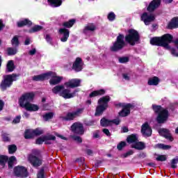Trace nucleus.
Masks as SVG:
<instances>
[{
    "label": "nucleus",
    "instance_id": "obj_56",
    "mask_svg": "<svg viewBox=\"0 0 178 178\" xmlns=\"http://www.w3.org/2000/svg\"><path fill=\"white\" fill-rule=\"evenodd\" d=\"M133 154H134V152H133V150H129L124 154V158H127V156H130V155H133Z\"/></svg>",
    "mask_w": 178,
    "mask_h": 178
},
{
    "label": "nucleus",
    "instance_id": "obj_57",
    "mask_svg": "<svg viewBox=\"0 0 178 178\" xmlns=\"http://www.w3.org/2000/svg\"><path fill=\"white\" fill-rule=\"evenodd\" d=\"M122 77H123V79H124V80H130V74H129L124 73L122 74Z\"/></svg>",
    "mask_w": 178,
    "mask_h": 178
},
{
    "label": "nucleus",
    "instance_id": "obj_21",
    "mask_svg": "<svg viewBox=\"0 0 178 178\" xmlns=\"http://www.w3.org/2000/svg\"><path fill=\"white\" fill-rule=\"evenodd\" d=\"M159 5H161V0H154L147 7V10L149 12H154L156 8H159Z\"/></svg>",
    "mask_w": 178,
    "mask_h": 178
},
{
    "label": "nucleus",
    "instance_id": "obj_4",
    "mask_svg": "<svg viewBox=\"0 0 178 178\" xmlns=\"http://www.w3.org/2000/svg\"><path fill=\"white\" fill-rule=\"evenodd\" d=\"M152 108L155 113H159L157 116L158 123H165L169 118V112L168 110L162 108L161 106L152 105Z\"/></svg>",
    "mask_w": 178,
    "mask_h": 178
},
{
    "label": "nucleus",
    "instance_id": "obj_62",
    "mask_svg": "<svg viewBox=\"0 0 178 178\" xmlns=\"http://www.w3.org/2000/svg\"><path fill=\"white\" fill-rule=\"evenodd\" d=\"M56 136L57 137H59V138H61V140H66V138L60 134H58V133H56Z\"/></svg>",
    "mask_w": 178,
    "mask_h": 178
},
{
    "label": "nucleus",
    "instance_id": "obj_31",
    "mask_svg": "<svg viewBox=\"0 0 178 178\" xmlns=\"http://www.w3.org/2000/svg\"><path fill=\"white\" fill-rule=\"evenodd\" d=\"M100 124L103 127H108V126H112V122L106 118H102L100 121Z\"/></svg>",
    "mask_w": 178,
    "mask_h": 178
},
{
    "label": "nucleus",
    "instance_id": "obj_55",
    "mask_svg": "<svg viewBox=\"0 0 178 178\" xmlns=\"http://www.w3.org/2000/svg\"><path fill=\"white\" fill-rule=\"evenodd\" d=\"M38 178H44V168H42L38 173Z\"/></svg>",
    "mask_w": 178,
    "mask_h": 178
},
{
    "label": "nucleus",
    "instance_id": "obj_24",
    "mask_svg": "<svg viewBox=\"0 0 178 178\" xmlns=\"http://www.w3.org/2000/svg\"><path fill=\"white\" fill-rule=\"evenodd\" d=\"M132 148H135V149H138L141 151L145 149V143L137 141L136 143L132 145Z\"/></svg>",
    "mask_w": 178,
    "mask_h": 178
},
{
    "label": "nucleus",
    "instance_id": "obj_54",
    "mask_svg": "<svg viewBox=\"0 0 178 178\" xmlns=\"http://www.w3.org/2000/svg\"><path fill=\"white\" fill-rule=\"evenodd\" d=\"M20 119H22V117L20 115L17 116L13 121V123L14 124H16L17 123H20Z\"/></svg>",
    "mask_w": 178,
    "mask_h": 178
},
{
    "label": "nucleus",
    "instance_id": "obj_2",
    "mask_svg": "<svg viewBox=\"0 0 178 178\" xmlns=\"http://www.w3.org/2000/svg\"><path fill=\"white\" fill-rule=\"evenodd\" d=\"M173 40V36L170 34H165L161 37H155L150 40L152 45H158L159 47H163L165 49H170L169 44Z\"/></svg>",
    "mask_w": 178,
    "mask_h": 178
},
{
    "label": "nucleus",
    "instance_id": "obj_3",
    "mask_svg": "<svg viewBox=\"0 0 178 178\" xmlns=\"http://www.w3.org/2000/svg\"><path fill=\"white\" fill-rule=\"evenodd\" d=\"M52 92L54 94H58L60 97H63L65 99H70V98H74L76 97V92L77 91L74 90L72 92L70 89L65 88V86L58 85L52 88Z\"/></svg>",
    "mask_w": 178,
    "mask_h": 178
},
{
    "label": "nucleus",
    "instance_id": "obj_16",
    "mask_svg": "<svg viewBox=\"0 0 178 178\" xmlns=\"http://www.w3.org/2000/svg\"><path fill=\"white\" fill-rule=\"evenodd\" d=\"M29 161L34 168H38L42 163L41 159L33 155L29 156Z\"/></svg>",
    "mask_w": 178,
    "mask_h": 178
},
{
    "label": "nucleus",
    "instance_id": "obj_42",
    "mask_svg": "<svg viewBox=\"0 0 178 178\" xmlns=\"http://www.w3.org/2000/svg\"><path fill=\"white\" fill-rule=\"evenodd\" d=\"M76 20L71 19L69 22H66L63 23L64 27H67L68 29H70V27L73 26V24H74Z\"/></svg>",
    "mask_w": 178,
    "mask_h": 178
},
{
    "label": "nucleus",
    "instance_id": "obj_41",
    "mask_svg": "<svg viewBox=\"0 0 178 178\" xmlns=\"http://www.w3.org/2000/svg\"><path fill=\"white\" fill-rule=\"evenodd\" d=\"M40 30H42V26L36 25L29 30V33H37V31H40Z\"/></svg>",
    "mask_w": 178,
    "mask_h": 178
},
{
    "label": "nucleus",
    "instance_id": "obj_47",
    "mask_svg": "<svg viewBox=\"0 0 178 178\" xmlns=\"http://www.w3.org/2000/svg\"><path fill=\"white\" fill-rule=\"evenodd\" d=\"M120 63H127L129 62V58L127 57H121L118 59Z\"/></svg>",
    "mask_w": 178,
    "mask_h": 178
},
{
    "label": "nucleus",
    "instance_id": "obj_33",
    "mask_svg": "<svg viewBox=\"0 0 178 178\" xmlns=\"http://www.w3.org/2000/svg\"><path fill=\"white\" fill-rule=\"evenodd\" d=\"M19 44H20V42H19V36L17 35L14 36L11 40V44L13 45V47L17 48Z\"/></svg>",
    "mask_w": 178,
    "mask_h": 178
},
{
    "label": "nucleus",
    "instance_id": "obj_43",
    "mask_svg": "<svg viewBox=\"0 0 178 178\" xmlns=\"http://www.w3.org/2000/svg\"><path fill=\"white\" fill-rule=\"evenodd\" d=\"M178 163V157H175V159L171 160V168L172 169H176L177 168Z\"/></svg>",
    "mask_w": 178,
    "mask_h": 178
},
{
    "label": "nucleus",
    "instance_id": "obj_11",
    "mask_svg": "<svg viewBox=\"0 0 178 178\" xmlns=\"http://www.w3.org/2000/svg\"><path fill=\"white\" fill-rule=\"evenodd\" d=\"M14 173L17 177H27V169L23 166L18 165L14 168Z\"/></svg>",
    "mask_w": 178,
    "mask_h": 178
},
{
    "label": "nucleus",
    "instance_id": "obj_46",
    "mask_svg": "<svg viewBox=\"0 0 178 178\" xmlns=\"http://www.w3.org/2000/svg\"><path fill=\"white\" fill-rule=\"evenodd\" d=\"M159 148H161V149H170L171 147L170 145H163V144H159L158 145Z\"/></svg>",
    "mask_w": 178,
    "mask_h": 178
},
{
    "label": "nucleus",
    "instance_id": "obj_38",
    "mask_svg": "<svg viewBox=\"0 0 178 178\" xmlns=\"http://www.w3.org/2000/svg\"><path fill=\"white\" fill-rule=\"evenodd\" d=\"M54 113H47L43 115V119L45 122H48V120H51L54 118Z\"/></svg>",
    "mask_w": 178,
    "mask_h": 178
},
{
    "label": "nucleus",
    "instance_id": "obj_59",
    "mask_svg": "<svg viewBox=\"0 0 178 178\" xmlns=\"http://www.w3.org/2000/svg\"><path fill=\"white\" fill-rule=\"evenodd\" d=\"M171 54L173 55V56H178V53L175 50V49H171Z\"/></svg>",
    "mask_w": 178,
    "mask_h": 178
},
{
    "label": "nucleus",
    "instance_id": "obj_40",
    "mask_svg": "<svg viewBox=\"0 0 178 178\" xmlns=\"http://www.w3.org/2000/svg\"><path fill=\"white\" fill-rule=\"evenodd\" d=\"M95 26L92 24H90L85 27L84 33H86L87 31H95Z\"/></svg>",
    "mask_w": 178,
    "mask_h": 178
},
{
    "label": "nucleus",
    "instance_id": "obj_18",
    "mask_svg": "<svg viewBox=\"0 0 178 178\" xmlns=\"http://www.w3.org/2000/svg\"><path fill=\"white\" fill-rule=\"evenodd\" d=\"M72 69H74L75 72H81V70H83V61L81 60V58H76L75 62L73 64Z\"/></svg>",
    "mask_w": 178,
    "mask_h": 178
},
{
    "label": "nucleus",
    "instance_id": "obj_29",
    "mask_svg": "<svg viewBox=\"0 0 178 178\" xmlns=\"http://www.w3.org/2000/svg\"><path fill=\"white\" fill-rule=\"evenodd\" d=\"M48 2L53 8H58L62 5V0H48Z\"/></svg>",
    "mask_w": 178,
    "mask_h": 178
},
{
    "label": "nucleus",
    "instance_id": "obj_27",
    "mask_svg": "<svg viewBox=\"0 0 178 178\" xmlns=\"http://www.w3.org/2000/svg\"><path fill=\"white\" fill-rule=\"evenodd\" d=\"M147 84L149 86H158V84H159V78L154 76L152 78L149 79Z\"/></svg>",
    "mask_w": 178,
    "mask_h": 178
},
{
    "label": "nucleus",
    "instance_id": "obj_10",
    "mask_svg": "<svg viewBox=\"0 0 178 178\" xmlns=\"http://www.w3.org/2000/svg\"><path fill=\"white\" fill-rule=\"evenodd\" d=\"M83 111H84V109L78 108L72 113H68L66 116L63 115H60V119H62V120H73V119L77 118L79 115H81V113H83Z\"/></svg>",
    "mask_w": 178,
    "mask_h": 178
},
{
    "label": "nucleus",
    "instance_id": "obj_44",
    "mask_svg": "<svg viewBox=\"0 0 178 178\" xmlns=\"http://www.w3.org/2000/svg\"><path fill=\"white\" fill-rule=\"evenodd\" d=\"M17 149V147L15 145H11L8 146L9 154H15Z\"/></svg>",
    "mask_w": 178,
    "mask_h": 178
},
{
    "label": "nucleus",
    "instance_id": "obj_28",
    "mask_svg": "<svg viewBox=\"0 0 178 178\" xmlns=\"http://www.w3.org/2000/svg\"><path fill=\"white\" fill-rule=\"evenodd\" d=\"M31 24H33V23L28 19H25L24 20L19 21L17 22L18 27H23V26H31Z\"/></svg>",
    "mask_w": 178,
    "mask_h": 178
},
{
    "label": "nucleus",
    "instance_id": "obj_37",
    "mask_svg": "<svg viewBox=\"0 0 178 178\" xmlns=\"http://www.w3.org/2000/svg\"><path fill=\"white\" fill-rule=\"evenodd\" d=\"M31 131H33V129H27L25 131V134H24V137L25 138H33V137H34V133H32Z\"/></svg>",
    "mask_w": 178,
    "mask_h": 178
},
{
    "label": "nucleus",
    "instance_id": "obj_34",
    "mask_svg": "<svg viewBox=\"0 0 178 178\" xmlns=\"http://www.w3.org/2000/svg\"><path fill=\"white\" fill-rule=\"evenodd\" d=\"M8 161V168L12 169V168H13V165H15V163H16V157L13 156L11 157H10Z\"/></svg>",
    "mask_w": 178,
    "mask_h": 178
},
{
    "label": "nucleus",
    "instance_id": "obj_6",
    "mask_svg": "<svg viewBox=\"0 0 178 178\" xmlns=\"http://www.w3.org/2000/svg\"><path fill=\"white\" fill-rule=\"evenodd\" d=\"M140 40V35L138 32L134 29H129L127 35L125 36V41L129 45H136Z\"/></svg>",
    "mask_w": 178,
    "mask_h": 178
},
{
    "label": "nucleus",
    "instance_id": "obj_23",
    "mask_svg": "<svg viewBox=\"0 0 178 178\" xmlns=\"http://www.w3.org/2000/svg\"><path fill=\"white\" fill-rule=\"evenodd\" d=\"M138 141V137L136 134H131L127 138V142L129 144H136Z\"/></svg>",
    "mask_w": 178,
    "mask_h": 178
},
{
    "label": "nucleus",
    "instance_id": "obj_60",
    "mask_svg": "<svg viewBox=\"0 0 178 178\" xmlns=\"http://www.w3.org/2000/svg\"><path fill=\"white\" fill-rule=\"evenodd\" d=\"M35 52H37V50L35 49H33L29 51V55H35Z\"/></svg>",
    "mask_w": 178,
    "mask_h": 178
},
{
    "label": "nucleus",
    "instance_id": "obj_35",
    "mask_svg": "<svg viewBox=\"0 0 178 178\" xmlns=\"http://www.w3.org/2000/svg\"><path fill=\"white\" fill-rule=\"evenodd\" d=\"M7 53L9 56L16 55L17 54V48L16 47H8L7 49Z\"/></svg>",
    "mask_w": 178,
    "mask_h": 178
},
{
    "label": "nucleus",
    "instance_id": "obj_53",
    "mask_svg": "<svg viewBox=\"0 0 178 178\" xmlns=\"http://www.w3.org/2000/svg\"><path fill=\"white\" fill-rule=\"evenodd\" d=\"M54 138H47L44 140L45 144H52V143L51 141H55V140L56 139V137L54 136Z\"/></svg>",
    "mask_w": 178,
    "mask_h": 178
},
{
    "label": "nucleus",
    "instance_id": "obj_15",
    "mask_svg": "<svg viewBox=\"0 0 178 178\" xmlns=\"http://www.w3.org/2000/svg\"><path fill=\"white\" fill-rule=\"evenodd\" d=\"M80 83H81V80L74 79L65 82L64 86L70 88H74L76 87L80 86Z\"/></svg>",
    "mask_w": 178,
    "mask_h": 178
},
{
    "label": "nucleus",
    "instance_id": "obj_45",
    "mask_svg": "<svg viewBox=\"0 0 178 178\" xmlns=\"http://www.w3.org/2000/svg\"><path fill=\"white\" fill-rule=\"evenodd\" d=\"M168 159V156L166 155H158L157 157L156 158V160L160 162H165Z\"/></svg>",
    "mask_w": 178,
    "mask_h": 178
},
{
    "label": "nucleus",
    "instance_id": "obj_7",
    "mask_svg": "<svg viewBox=\"0 0 178 178\" xmlns=\"http://www.w3.org/2000/svg\"><path fill=\"white\" fill-rule=\"evenodd\" d=\"M111 101V97L109 96H105L100 98L98 101L99 106L96 108V116H99V115H102L104 111L108 108V102Z\"/></svg>",
    "mask_w": 178,
    "mask_h": 178
},
{
    "label": "nucleus",
    "instance_id": "obj_19",
    "mask_svg": "<svg viewBox=\"0 0 178 178\" xmlns=\"http://www.w3.org/2000/svg\"><path fill=\"white\" fill-rule=\"evenodd\" d=\"M58 33L60 35H62L60 41H62V42H66V41H67V38H69V31L66 29H60Z\"/></svg>",
    "mask_w": 178,
    "mask_h": 178
},
{
    "label": "nucleus",
    "instance_id": "obj_17",
    "mask_svg": "<svg viewBox=\"0 0 178 178\" xmlns=\"http://www.w3.org/2000/svg\"><path fill=\"white\" fill-rule=\"evenodd\" d=\"M141 133L147 137H149V136L152 134V129H151L147 122H145L142 125Z\"/></svg>",
    "mask_w": 178,
    "mask_h": 178
},
{
    "label": "nucleus",
    "instance_id": "obj_30",
    "mask_svg": "<svg viewBox=\"0 0 178 178\" xmlns=\"http://www.w3.org/2000/svg\"><path fill=\"white\" fill-rule=\"evenodd\" d=\"M104 94H105V90L104 89H101L92 92L90 94V97L92 98V97H98V95H104Z\"/></svg>",
    "mask_w": 178,
    "mask_h": 178
},
{
    "label": "nucleus",
    "instance_id": "obj_20",
    "mask_svg": "<svg viewBox=\"0 0 178 178\" xmlns=\"http://www.w3.org/2000/svg\"><path fill=\"white\" fill-rule=\"evenodd\" d=\"M159 134L160 136H163V137H165L167 140H169L170 141H173V138L172 137V135L170 134V132L166 129H160L159 130Z\"/></svg>",
    "mask_w": 178,
    "mask_h": 178
},
{
    "label": "nucleus",
    "instance_id": "obj_50",
    "mask_svg": "<svg viewBox=\"0 0 178 178\" xmlns=\"http://www.w3.org/2000/svg\"><path fill=\"white\" fill-rule=\"evenodd\" d=\"M115 13H110L108 15V20H110V22H113V20H115Z\"/></svg>",
    "mask_w": 178,
    "mask_h": 178
},
{
    "label": "nucleus",
    "instance_id": "obj_26",
    "mask_svg": "<svg viewBox=\"0 0 178 178\" xmlns=\"http://www.w3.org/2000/svg\"><path fill=\"white\" fill-rule=\"evenodd\" d=\"M168 29H177L178 27V17L173 18L168 24Z\"/></svg>",
    "mask_w": 178,
    "mask_h": 178
},
{
    "label": "nucleus",
    "instance_id": "obj_12",
    "mask_svg": "<svg viewBox=\"0 0 178 178\" xmlns=\"http://www.w3.org/2000/svg\"><path fill=\"white\" fill-rule=\"evenodd\" d=\"M71 130L75 134L83 135L84 134V127L80 122H75L71 126Z\"/></svg>",
    "mask_w": 178,
    "mask_h": 178
},
{
    "label": "nucleus",
    "instance_id": "obj_36",
    "mask_svg": "<svg viewBox=\"0 0 178 178\" xmlns=\"http://www.w3.org/2000/svg\"><path fill=\"white\" fill-rule=\"evenodd\" d=\"M7 70L8 72H13L15 70V64L13 60H9L7 63Z\"/></svg>",
    "mask_w": 178,
    "mask_h": 178
},
{
    "label": "nucleus",
    "instance_id": "obj_64",
    "mask_svg": "<svg viewBox=\"0 0 178 178\" xmlns=\"http://www.w3.org/2000/svg\"><path fill=\"white\" fill-rule=\"evenodd\" d=\"M46 40L47 42H51V36L49 35H47Z\"/></svg>",
    "mask_w": 178,
    "mask_h": 178
},
{
    "label": "nucleus",
    "instance_id": "obj_49",
    "mask_svg": "<svg viewBox=\"0 0 178 178\" xmlns=\"http://www.w3.org/2000/svg\"><path fill=\"white\" fill-rule=\"evenodd\" d=\"M110 122H111V126H112V124H115L116 126H118L120 124V120L119 118H116L113 120H110Z\"/></svg>",
    "mask_w": 178,
    "mask_h": 178
},
{
    "label": "nucleus",
    "instance_id": "obj_8",
    "mask_svg": "<svg viewBox=\"0 0 178 178\" xmlns=\"http://www.w3.org/2000/svg\"><path fill=\"white\" fill-rule=\"evenodd\" d=\"M126 43H124V35H119L117 37V40L115 42V43L113 44V46L111 47V51H116L122 49Z\"/></svg>",
    "mask_w": 178,
    "mask_h": 178
},
{
    "label": "nucleus",
    "instance_id": "obj_39",
    "mask_svg": "<svg viewBox=\"0 0 178 178\" xmlns=\"http://www.w3.org/2000/svg\"><path fill=\"white\" fill-rule=\"evenodd\" d=\"M31 133H33V136H41L44 133V131L40 128H37L36 129H32Z\"/></svg>",
    "mask_w": 178,
    "mask_h": 178
},
{
    "label": "nucleus",
    "instance_id": "obj_48",
    "mask_svg": "<svg viewBox=\"0 0 178 178\" xmlns=\"http://www.w3.org/2000/svg\"><path fill=\"white\" fill-rule=\"evenodd\" d=\"M126 147V142H120L117 148L119 149V151L122 150L123 147Z\"/></svg>",
    "mask_w": 178,
    "mask_h": 178
},
{
    "label": "nucleus",
    "instance_id": "obj_22",
    "mask_svg": "<svg viewBox=\"0 0 178 178\" xmlns=\"http://www.w3.org/2000/svg\"><path fill=\"white\" fill-rule=\"evenodd\" d=\"M33 80L35 81H42V80H48V72L40 75L34 76Z\"/></svg>",
    "mask_w": 178,
    "mask_h": 178
},
{
    "label": "nucleus",
    "instance_id": "obj_63",
    "mask_svg": "<svg viewBox=\"0 0 178 178\" xmlns=\"http://www.w3.org/2000/svg\"><path fill=\"white\" fill-rule=\"evenodd\" d=\"M3 102H2L1 100H0V112L1 111H2L3 109Z\"/></svg>",
    "mask_w": 178,
    "mask_h": 178
},
{
    "label": "nucleus",
    "instance_id": "obj_51",
    "mask_svg": "<svg viewBox=\"0 0 178 178\" xmlns=\"http://www.w3.org/2000/svg\"><path fill=\"white\" fill-rule=\"evenodd\" d=\"M72 138H73V140H74V141H77L79 143H83V140L81 139V137H80V136H73Z\"/></svg>",
    "mask_w": 178,
    "mask_h": 178
},
{
    "label": "nucleus",
    "instance_id": "obj_61",
    "mask_svg": "<svg viewBox=\"0 0 178 178\" xmlns=\"http://www.w3.org/2000/svg\"><path fill=\"white\" fill-rule=\"evenodd\" d=\"M30 38H27L26 40H25V42H24V45H30Z\"/></svg>",
    "mask_w": 178,
    "mask_h": 178
},
{
    "label": "nucleus",
    "instance_id": "obj_5",
    "mask_svg": "<svg viewBox=\"0 0 178 178\" xmlns=\"http://www.w3.org/2000/svg\"><path fill=\"white\" fill-rule=\"evenodd\" d=\"M17 77H19V75L16 74L4 75L3 76V79L1 81L0 84L1 91H6L7 88L11 87L12 84H13V81H16V80H17Z\"/></svg>",
    "mask_w": 178,
    "mask_h": 178
},
{
    "label": "nucleus",
    "instance_id": "obj_32",
    "mask_svg": "<svg viewBox=\"0 0 178 178\" xmlns=\"http://www.w3.org/2000/svg\"><path fill=\"white\" fill-rule=\"evenodd\" d=\"M8 159L9 158H8L7 156L0 155V166L5 168V165H6V162H8Z\"/></svg>",
    "mask_w": 178,
    "mask_h": 178
},
{
    "label": "nucleus",
    "instance_id": "obj_25",
    "mask_svg": "<svg viewBox=\"0 0 178 178\" xmlns=\"http://www.w3.org/2000/svg\"><path fill=\"white\" fill-rule=\"evenodd\" d=\"M47 138H54V135L49 134V135L38 138L36 140V144H39V145L42 144V143L45 142V140H47Z\"/></svg>",
    "mask_w": 178,
    "mask_h": 178
},
{
    "label": "nucleus",
    "instance_id": "obj_52",
    "mask_svg": "<svg viewBox=\"0 0 178 178\" xmlns=\"http://www.w3.org/2000/svg\"><path fill=\"white\" fill-rule=\"evenodd\" d=\"M1 137L3 140V141H9V140H10L9 136H8V134H6V133H3L1 135Z\"/></svg>",
    "mask_w": 178,
    "mask_h": 178
},
{
    "label": "nucleus",
    "instance_id": "obj_1",
    "mask_svg": "<svg viewBox=\"0 0 178 178\" xmlns=\"http://www.w3.org/2000/svg\"><path fill=\"white\" fill-rule=\"evenodd\" d=\"M35 96L34 92H27L22 95L19 99V106L24 108L26 111L29 112H37L40 107L36 104L31 103L34 99Z\"/></svg>",
    "mask_w": 178,
    "mask_h": 178
},
{
    "label": "nucleus",
    "instance_id": "obj_13",
    "mask_svg": "<svg viewBox=\"0 0 178 178\" xmlns=\"http://www.w3.org/2000/svg\"><path fill=\"white\" fill-rule=\"evenodd\" d=\"M155 20V15L154 14H148V13H145L141 15V21L144 22L146 26Z\"/></svg>",
    "mask_w": 178,
    "mask_h": 178
},
{
    "label": "nucleus",
    "instance_id": "obj_14",
    "mask_svg": "<svg viewBox=\"0 0 178 178\" xmlns=\"http://www.w3.org/2000/svg\"><path fill=\"white\" fill-rule=\"evenodd\" d=\"M120 106H122V110L119 112V115L122 118L129 116L130 115V108H131V104H120Z\"/></svg>",
    "mask_w": 178,
    "mask_h": 178
},
{
    "label": "nucleus",
    "instance_id": "obj_9",
    "mask_svg": "<svg viewBox=\"0 0 178 178\" xmlns=\"http://www.w3.org/2000/svg\"><path fill=\"white\" fill-rule=\"evenodd\" d=\"M49 79H50L49 83L51 86H56V84H59V83L62 81L63 77L58 76L56 73L54 72H47V80H49Z\"/></svg>",
    "mask_w": 178,
    "mask_h": 178
},
{
    "label": "nucleus",
    "instance_id": "obj_58",
    "mask_svg": "<svg viewBox=\"0 0 178 178\" xmlns=\"http://www.w3.org/2000/svg\"><path fill=\"white\" fill-rule=\"evenodd\" d=\"M102 131L106 134V136H111V132H109L108 129H103Z\"/></svg>",
    "mask_w": 178,
    "mask_h": 178
}]
</instances>
